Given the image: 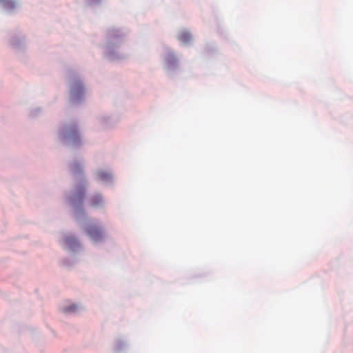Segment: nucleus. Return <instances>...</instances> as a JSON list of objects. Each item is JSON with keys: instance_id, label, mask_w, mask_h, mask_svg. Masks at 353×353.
<instances>
[{"instance_id": "nucleus-1", "label": "nucleus", "mask_w": 353, "mask_h": 353, "mask_svg": "<svg viewBox=\"0 0 353 353\" xmlns=\"http://www.w3.org/2000/svg\"><path fill=\"white\" fill-rule=\"evenodd\" d=\"M86 233L94 241H101L103 238V231L96 225H90L88 226Z\"/></svg>"}, {"instance_id": "nucleus-2", "label": "nucleus", "mask_w": 353, "mask_h": 353, "mask_svg": "<svg viewBox=\"0 0 353 353\" xmlns=\"http://www.w3.org/2000/svg\"><path fill=\"white\" fill-rule=\"evenodd\" d=\"M103 203L102 196L99 194L93 196L90 201V205L92 208H99L102 205Z\"/></svg>"}, {"instance_id": "nucleus-3", "label": "nucleus", "mask_w": 353, "mask_h": 353, "mask_svg": "<svg viewBox=\"0 0 353 353\" xmlns=\"http://www.w3.org/2000/svg\"><path fill=\"white\" fill-rule=\"evenodd\" d=\"M178 39L182 43H187L191 40V34L188 32H181L178 36Z\"/></svg>"}, {"instance_id": "nucleus-4", "label": "nucleus", "mask_w": 353, "mask_h": 353, "mask_svg": "<svg viewBox=\"0 0 353 353\" xmlns=\"http://www.w3.org/2000/svg\"><path fill=\"white\" fill-rule=\"evenodd\" d=\"M2 3L7 10H11L16 7V3L14 0H4Z\"/></svg>"}, {"instance_id": "nucleus-5", "label": "nucleus", "mask_w": 353, "mask_h": 353, "mask_svg": "<svg viewBox=\"0 0 353 353\" xmlns=\"http://www.w3.org/2000/svg\"><path fill=\"white\" fill-rule=\"evenodd\" d=\"M66 137L75 141L78 138V133L77 130L75 128L70 129V131L67 133Z\"/></svg>"}, {"instance_id": "nucleus-6", "label": "nucleus", "mask_w": 353, "mask_h": 353, "mask_svg": "<svg viewBox=\"0 0 353 353\" xmlns=\"http://www.w3.org/2000/svg\"><path fill=\"white\" fill-rule=\"evenodd\" d=\"M65 241L66 245L70 248H72L74 245L77 244L76 239L73 236H66L65 238Z\"/></svg>"}, {"instance_id": "nucleus-7", "label": "nucleus", "mask_w": 353, "mask_h": 353, "mask_svg": "<svg viewBox=\"0 0 353 353\" xmlns=\"http://www.w3.org/2000/svg\"><path fill=\"white\" fill-rule=\"evenodd\" d=\"M99 177L101 180L108 181V180L110 179L111 176H110V174L109 173H106L105 172H100L99 173Z\"/></svg>"}, {"instance_id": "nucleus-8", "label": "nucleus", "mask_w": 353, "mask_h": 353, "mask_svg": "<svg viewBox=\"0 0 353 353\" xmlns=\"http://www.w3.org/2000/svg\"><path fill=\"white\" fill-rule=\"evenodd\" d=\"M76 308H77L76 305H72V306L69 307L68 308H66L65 310V311L67 312H74V311H75Z\"/></svg>"}, {"instance_id": "nucleus-9", "label": "nucleus", "mask_w": 353, "mask_h": 353, "mask_svg": "<svg viewBox=\"0 0 353 353\" xmlns=\"http://www.w3.org/2000/svg\"><path fill=\"white\" fill-rule=\"evenodd\" d=\"M79 169V165L77 163H74L73 164L72 166H71V170L72 172H75L76 170H77Z\"/></svg>"}, {"instance_id": "nucleus-10", "label": "nucleus", "mask_w": 353, "mask_h": 353, "mask_svg": "<svg viewBox=\"0 0 353 353\" xmlns=\"http://www.w3.org/2000/svg\"><path fill=\"white\" fill-rule=\"evenodd\" d=\"M84 194H85L84 190H83L82 191L80 190L79 192V199H81L83 197Z\"/></svg>"}, {"instance_id": "nucleus-11", "label": "nucleus", "mask_w": 353, "mask_h": 353, "mask_svg": "<svg viewBox=\"0 0 353 353\" xmlns=\"http://www.w3.org/2000/svg\"><path fill=\"white\" fill-rule=\"evenodd\" d=\"M79 91L81 92L82 90V87L79 86Z\"/></svg>"}, {"instance_id": "nucleus-12", "label": "nucleus", "mask_w": 353, "mask_h": 353, "mask_svg": "<svg viewBox=\"0 0 353 353\" xmlns=\"http://www.w3.org/2000/svg\"><path fill=\"white\" fill-rule=\"evenodd\" d=\"M4 0H0V2L3 3Z\"/></svg>"}]
</instances>
